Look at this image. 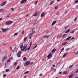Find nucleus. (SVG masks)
<instances>
[{"mask_svg":"<svg viewBox=\"0 0 78 78\" xmlns=\"http://www.w3.org/2000/svg\"><path fill=\"white\" fill-rule=\"evenodd\" d=\"M12 22H13L12 21H8L5 22V25H7L8 24V25H9V24H11V23H12Z\"/></svg>","mask_w":78,"mask_h":78,"instance_id":"f257e3e1","label":"nucleus"},{"mask_svg":"<svg viewBox=\"0 0 78 78\" xmlns=\"http://www.w3.org/2000/svg\"><path fill=\"white\" fill-rule=\"evenodd\" d=\"M6 1L3 2L0 4L1 6H4V5H5L6 4Z\"/></svg>","mask_w":78,"mask_h":78,"instance_id":"f03ea898","label":"nucleus"},{"mask_svg":"<svg viewBox=\"0 0 78 78\" xmlns=\"http://www.w3.org/2000/svg\"><path fill=\"white\" fill-rule=\"evenodd\" d=\"M6 59H7V57L6 56H4L2 59V62H4V61H5V60H6Z\"/></svg>","mask_w":78,"mask_h":78,"instance_id":"7ed1b4c3","label":"nucleus"},{"mask_svg":"<svg viewBox=\"0 0 78 78\" xmlns=\"http://www.w3.org/2000/svg\"><path fill=\"white\" fill-rule=\"evenodd\" d=\"M21 52H19L17 53V56L18 58H20L21 56Z\"/></svg>","mask_w":78,"mask_h":78,"instance_id":"20e7f679","label":"nucleus"},{"mask_svg":"<svg viewBox=\"0 0 78 78\" xmlns=\"http://www.w3.org/2000/svg\"><path fill=\"white\" fill-rule=\"evenodd\" d=\"M8 30V29H3V28H2V32H5V31H6L7 30Z\"/></svg>","mask_w":78,"mask_h":78,"instance_id":"39448f33","label":"nucleus"},{"mask_svg":"<svg viewBox=\"0 0 78 78\" xmlns=\"http://www.w3.org/2000/svg\"><path fill=\"white\" fill-rule=\"evenodd\" d=\"M30 64V61H27L25 63L26 65V66H28V65H29Z\"/></svg>","mask_w":78,"mask_h":78,"instance_id":"423d86ee","label":"nucleus"},{"mask_svg":"<svg viewBox=\"0 0 78 78\" xmlns=\"http://www.w3.org/2000/svg\"><path fill=\"white\" fill-rule=\"evenodd\" d=\"M55 3V0H53L52 1H51L50 3V5H52L53 3Z\"/></svg>","mask_w":78,"mask_h":78,"instance_id":"0eeeda50","label":"nucleus"},{"mask_svg":"<svg viewBox=\"0 0 78 78\" xmlns=\"http://www.w3.org/2000/svg\"><path fill=\"white\" fill-rule=\"evenodd\" d=\"M27 0H23L20 3L21 4H23V3H25V2H27Z\"/></svg>","mask_w":78,"mask_h":78,"instance_id":"6e6552de","label":"nucleus"},{"mask_svg":"<svg viewBox=\"0 0 78 78\" xmlns=\"http://www.w3.org/2000/svg\"><path fill=\"white\" fill-rule=\"evenodd\" d=\"M48 59H50L51 58V53L49 54L47 56Z\"/></svg>","mask_w":78,"mask_h":78,"instance_id":"1a4fd4ad","label":"nucleus"},{"mask_svg":"<svg viewBox=\"0 0 78 78\" xmlns=\"http://www.w3.org/2000/svg\"><path fill=\"white\" fill-rule=\"evenodd\" d=\"M38 14H39V13L37 12H36L34 14V17H36V16H37Z\"/></svg>","mask_w":78,"mask_h":78,"instance_id":"9d476101","label":"nucleus"},{"mask_svg":"<svg viewBox=\"0 0 78 78\" xmlns=\"http://www.w3.org/2000/svg\"><path fill=\"white\" fill-rule=\"evenodd\" d=\"M49 37H50L49 35H48V36L45 35L43 37V38H45V37H46V39H48V38Z\"/></svg>","mask_w":78,"mask_h":78,"instance_id":"9b49d317","label":"nucleus"},{"mask_svg":"<svg viewBox=\"0 0 78 78\" xmlns=\"http://www.w3.org/2000/svg\"><path fill=\"white\" fill-rule=\"evenodd\" d=\"M45 16V12H44L43 13H42L41 15V17H42Z\"/></svg>","mask_w":78,"mask_h":78,"instance_id":"f8f14e48","label":"nucleus"},{"mask_svg":"<svg viewBox=\"0 0 78 78\" xmlns=\"http://www.w3.org/2000/svg\"><path fill=\"white\" fill-rule=\"evenodd\" d=\"M72 38V37L69 36V37H68L66 39L65 41H67V40H69V39H70V38Z\"/></svg>","mask_w":78,"mask_h":78,"instance_id":"ddd939ff","label":"nucleus"},{"mask_svg":"<svg viewBox=\"0 0 78 78\" xmlns=\"http://www.w3.org/2000/svg\"><path fill=\"white\" fill-rule=\"evenodd\" d=\"M56 23V21H54V22H53L52 23V26H53V25H54V24H55Z\"/></svg>","mask_w":78,"mask_h":78,"instance_id":"4468645a","label":"nucleus"},{"mask_svg":"<svg viewBox=\"0 0 78 78\" xmlns=\"http://www.w3.org/2000/svg\"><path fill=\"white\" fill-rule=\"evenodd\" d=\"M70 31V30L68 29L65 31V33H69Z\"/></svg>","mask_w":78,"mask_h":78,"instance_id":"2eb2a0df","label":"nucleus"},{"mask_svg":"<svg viewBox=\"0 0 78 78\" xmlns=\"http://www.w3.org/2000/svg\"><path fill=\"white\" fill-rule=\"evenodd\" d=\"M27 45L24 46H23V49L24 50H25V49H27Z\"/></svg>","mask_w":78,"mask_h":78,"instance_id":"dca6fc26","label":"nucleus"},{"mask_svg":"<svg viewBox=\"0 0 78 78\" xmlns=\"http://www.w3.org/2000/svg\"><path fill=\"white\" fill-rule=\"evenodd\" d=\"M67 43V42H65L64 43H63L62 44V45H66V44Z\"/></svg>","mask_w":78,"mask_h":78,"instance_id":"f3484780","label":"nucleus"},{"mask_svg":"<svg viewBox=\"0 0 78 78\" xmlns=\"http://www.w3.org/2000/svg\"><path fill=\"white\" fill-rule=\"evenodd\" d=\"M56 49H53L52 51V53H53V52H55V51H56Z\"/></svg>","mask_w":78,"mask_h":78,"instance_id":"a211bd4d","label":"nucleus"},{"mask_svg":"<svg viewBox=\"0 0 78 78\" xmlns=\"http://www.w3.org/2000/svg\"><path fill=\"white\" fill-rule=\"evenodd\" d=\"M67 55V53H66L65 54H64L63 56V58H65V57H66V55Z\"/></svg>","mask_w":78,"mask_h":78,"instance_id":"6ab92c4d","label":"nucleus"},{"mask_svg":"<svg viewBox=\"0 0 78 78\" xmlns=\"http://www.w3.org/2000/svg\"><path fill=\"white\" fill-rule=\"evenodd\" d=\"M19 69H20V66H18L17 67V68H16V69H17V70Z\"/></svg>","mask_w":78,"mask_h":78,"instance_id":"aec40b11","label":"nucleus"},{"mask_svg":"<svg viewBox=\"0 0 78 78\" xmlns=\"http://www.w3.org/2000/svg\"><path fill=\"white\" fill-rule=\"evenodd\" d=\"M73 76V74H71L70 75V76H69V78H72Z\"/></svg>","mask_w":78,"mask_h":78,"instance_id":"412c9836","label":"nucleus"},{"mask_svg":"<svg viewBox=\"0 0 78 78\" xmlns=\"http://www.w3.org/2000/svg\"><path fill=\"white\" fill-rule=\"evenodd\" d=\"M23 44H22L20 46V48H23Z\"/></svg>","mask_w":78,"mask_h":78,"instance_id":"4be33fe9","label":"nucleus"},{"mask_svg":"<svg viewBox=\"0 0 78 78\" xmlns=\"http://www.w3.org/2000/svg\"><path fill=\"white\" fill-rule=\"evenodd\" d=\"M73 65H72L69 66V68H72V67H73Z\"/></svg>","mask_w":78,"mask_h":78,"instance_id":"5701e85b","label":"nucleus"},{"mask_svg":"<svg viewBox=\"0 0 78 78\" xmlns=\"http://www.w3.org/2000/svg\"><path fill=\"white\" fill-rule=\"evenodd\" d=\"M29 73V71H27L25 72L24 73L25 74H27V73Z\"/></svg>","mask_w":78,"mask_h":78,"instance_id":"b1692460","label":"nucleus"},{"mask_svg":"<svg viewBox=\"0 0 78 78\" xmlns=\"http://www.w3.org/2000/svg\"><path fill=\"white\" fill-rule=\"evenodd\" d=\"M17 64V62H15L13 66H16V64Z\"/></svg>","mask_w":78,"mask_h":78,"instance_id":"393cba45","label":"nucleus"},{"mask_svg":"<svg viewBox=\"0 0 78 78\" xmlns=\"http://www.w3.org/2000/svg\"><path fill=\"white\" fill-rule=\"evenodd\" d=\"M61 36H62V35H61L60 36H59V35H58V36L57 37V38H58V37H61Z\"/></svg>","mask_w":78,"mask_h":78,"instance_id":"a878e982","label":"nucleus"},{"mask_svg":"<svg viewBox=\"0 0 78 78\" xmlns=\"http://www.w3.org/2000/svg\"><path fill=\"white\" fill-rule=\"evenodd\" d=\"M75 33V30H73L71 32V34H73V33Z\"/></svg>","mask_w":78,"mask_h":78,"instance_id":"bb28decb","label":"nucleus"},{"mask_svg":"<svg viewBox=\"0 0 78 78\" xmlns=\"http://www.w3.org/2000/svg\"><path fill=\"white\" fill-rule=\"evenodd\" d=\"M9 69H7L5 70V72H8L9 71Z\"/></svg>","mask_w":78,"mask_h":78,"instance_id":"cd10ccee","label":"nucleus"},{"mask_svg":"<svg viewBox=\"0 0 78 78\" xmlns=\"http://www.w3.org/2000/svg\"><path fill=\"white\" fill-rule=\"evenodd\" d=\"M26 59H27V58L26 57H24L23 58V61H25V60H26Z\"/></svg>","mask_w":78,"mask_h":78,"instance_id":"c85d7f7f","label":"nucleus"},{"mask_svg":"<svg viewBox=\"0 0 78 78\" xmlns=\"http://www.w3.org/2000/svg\"><path fill=\"white\" fill-rule=\"evenodd\" d=\"M27 37H25V38H24V41H26V40H27Z\"/></svg>","mask_w":78,"mask_h":78,"instance_id":"c756f323","label":"nucleus"},{"mask_svg":"<svg viewBox=\"0 0 78 78\" xmlns=\"http://www.w3.org/2000/svg\"><path fill=\"white\" fill-rule=\"evenodd\" d=\"M67 72H64L63 73V74H67Z\"/></svg>","mask_w":78,"mask_h":78,"instance_id":"7c9ffc66","label":"nucleus"},{"mask_svg":"<svg viewBox=\"0 0 78 78\" xmlns=\"http://www.w3.org/2000/svg\"><path fill=\"white\" fill-rule=\"evenodd\" d=\"M33 34H34L32 32L31 33H30V34H29V35L31 36V35H33Z\"/></svg>","mask_w":78,"mask_h":78,"instance_id":"2f4dec72","label":"nucleus"},{"mask_svg":"<svg viewBox=\"0 0 78 78\" xmlns=\"http://www.w3.org/2000/svg\"><path fill=\"white\" fill-rule=\"evenodd\" d=\"M37 2H38V1H37L35 2L34 5H36V4L37 3Z\"/></svg>","mask_w":78,"mask_h":78,"instance_id":"473e14b6","label":"nucleus"},{"mask_svg":"<svg viewBox=\"0 0 78 78\" xmlns=\"http://www.w3.org/2000/svg\"><path fill=\"white\" fill-rule=\"evenodd\" d=\"M32 44V41H31L30 44V47H31V44Z\"/></svg>","mask_w":78,"mask_h":78,"instance_id":"72a5a7b5","label":"nucleus"},{"mask_svg":"<svg viewBox=\"0 0 78 78\" xmlns=\"http://www.w3.org/2000/svg\"><path fill=\"white\" fill-rule=\"evenodd\" d=\"M78 2V0H76L75 1V3H77Z\"/></svg>","mask_w":78,"mask_h":78,"instance_id":"f704fd0d","label":"nucleus"},{"mask_svg":"<svg viewBox=\"0 0 78 78\" xmlns=\"http://www.w3.org/2000/svg\"><path fill=\"white\" fill-rule=\"evenodd\" d=\"M30 48H31V47L30 46H29V48H27V50L28 51L30 49Z\"/></svg>","mask_w":78,"mask_h":78,"instance_id":"c9c22d12","label":"nucleus"},{"mask_svg":"<svg viewBox=\"0 0 78 78\" xmlns=\"http://www.w3.org/2000/svg\"><path fill=\"white\" fill-rule=\"evenodd\" d=\"M66 35H67V34H63V35H62V36H63V37H65V36H66Z\"/></svg>","mask_w":78,"mask_h":78,"instance_id":"e433bc0d","label":"nucleus"},{"mask_svg":"<svg viewBox=\"0 0 78 78\" xmlns=\"http://www.w3.org/2000/svg\"><path fill=\"white\" fill-rule=\"evenodd\" d=\"M64 50V48H63L61 50V52H62V51Z\"/></svg>","mask_w":78,"mask_h":78,"instance_id":"4c0bfd02","label":"nucleus"},{"mask_svg":"<svg viewBox=\"0 0 78 78\" xmlns=\"http://www.w3.org/2000/svg\"><path fill=\"white\" fill-rule=\"evenodd\" d=\"M17 34H18V33H16L14 34L15 36H16V35H17Z\"/></svg>","mask_w":78,"mask_h":78,"instance_id":"58836bf2","label":"nucleus"},{"mask_svg":"<svg viewBox=\"0 0 78 78\" xmlns=\"http://www.w3.org/2000/svg\"><path fill=\"white\" fill-rule=\"evenodd\" d=\"M37 45L36 44V46L34 48H34H36V47H37Z\"/></svg>","mask_w":78,"mask_h":78,"instance_id":"ea45409f","label":"nucleus"},{"mask_svg":"<svg viewBox=\"0 0 78 78\" xmlns=\"http://www.w3.org/2000/svg\"><path fill=\"white\" fill-rule=\"evenodd\" d=\"M32 32L34 34V33H35V30H32Z\"/></svg>","mask_w":78,"mask_h":78,"instance_id":"a19ab883","label":"nucleus"},{"mask_svg":"<svg viewBox=\"0 0 78 78\" xmlns=\"http://www.w3.org/2000/svg\"><path fill=\"white\" fill-rule=\"evenodd\" d=\"M57 8H58V6H56L55 7V9H56Z\"/></svg>","mask_w":78,"mask_h":78,"instance_id":"79ce46f5","label":"nucleus"},{"mask_svg":"<svg viewBox=\"0 0 78 78\" xmlns=\"http://www.w3.org/2000/svg\"><path fill=\"white\" fill-rule=\"evenodd\" d=\"M39 76H42V73L40 74L39 75Z\"/></svg>","mask_w":78,"mask_h":78,"instance_id":"37998d69","label":"nucleus"},{"mask_svg":"<svg viewBox=\"0 0 78 78\" xmlns=\"http://www.w3.org/2000/svg\"><path fill=\"white\" fill-rule=\"evenodd\" d=\"M6 76V75L5 74L4 75H3V76L4 77H5V76Z\"/></svg>","mask_w":78,"mask_h":78,"instance_id":"c03bdc74","label":"nucleus"},{"mask_svg":"<svg viewBox=\"0 0 78 78\" xmlns=\"http://www.w3.org/2000/svg\"><path fill=\"white\" fill-rule=\"evenodd\" d=\"M77 19V17H76V18H75V20H74V21H76Z\"/></svg>","mask_w":78,"mask_h":78,"instance_id":"a18cd8bd","label":"nucleus"},{"mask_svg":"<svg viewBox=\"0 0 78 78\" xmlns=\"http://www.w3.org/2000/svg\"><path fill=\"white\" fill-rule=\"evenodd\" d=\"M11 10H12V11H14V9L13 8H11Z\"/></svg>","mask_w":78,"mask_h":78,"instance_id":"49530a36","label":"nucleus"},{"mask_svg":"<svg viewBox=\"0 0 78 78\" xmlns=\"http://www.w3.org/2000/svg\"><path fill=\"white\" fill-rule=\"evenodd\" d=\"M24 32H25V31L24 30H23L22 33H21V34H23V33H24Z\"/></svg>","mask_w":78,"mask_h":78,"instance_id":"de8ad7c7","label":"nucleus"},{"mask_svg":"<svg viewBox=\"0 0 78 78\" xmlns=\"http://www.w3.org/2000/svg\"><path fill=\"white\" fill-rule=\"evenodd\" d=\"M78 69H77L76 71V73H78Z\"/></svg>","mask_w":78,"mask_h":78,"instance_id":"09e8293b","label":"nucleus"},{"mask_svg":"<svg viewBox=\"0 0 78 78\" xmlns=\"http://www.w3.org/2000/svg\"><path fill=\"white\" fill-rule=\"evenodd\" d=\"M21 51H23L24 50V49H23H23H21Z\"/></svg>","mask_w":78,"mask_h":78,"instance_id":"8fccbe9b","label":"nucleus"},{"mask_svg":"<svg viewBox=\"0 0 78 78\" xmlns=\"http://www.w3.org/2000/svg\"><path fill=\"white\" fill-rule=\"evenodd\" d=\"M32 37V36H31V35L30 37H29V39H31V37Z\"/></svg>","mask_w":78,"mask_h":78,"instance_id":"3c124183","label":"nucleus"},{"mask_svg":"<svg viewBox=\"0 0 78 78\" xmlns=\"http://www.w3.org/2000/svg\"><path fill=\"white\" fill-rule=\"evenodd\" d=\"M69 48H68L67 49H66V51H68V50H69Z\"/></svg>","mask_w":78,"mask_h":78,"instance_id":"603ef678","label":"nucleus"},{"mask_svg":"<svg viewBox=\"0 0 78 78\" xmlns=\"http://www.w3.org/2000/svg\"><path fill=\"white\" fill-rule=\"evenodd\" d=\"M75 39V37H73L71 39V40H72L73 39Z\"/></svg>","mask_w":78,"mask_h":78,"instance_id":"864d4df0","label":"nucleus"},{"mask_svg":"<svg viewBox=\"0 0 78 78\" xmlns=\"http://www.w3.org/2000/svg\"><path fill=\"white\" fill-rule=\"evenodd\" d=\"M33 25H35L36 24V23H33Z\"/></svg>","mask_w":78,"mask_h":78,"instance_id":"5fc2aeb1","label":"nucleus"},{"mask_svg":"<svg viewBox=\"0 0 78 78\" xmlns=\"http://www.w3.org/2000/svg\"><path fill=\"white\" fill-rule=\"evenodd\" d=\"M9 61H10V60L9 59L7 60V62H9Z\"/></svg>","mask_w":78,"mask_h":78,"instance_id":"6e6d98bb","label":"nucleus"},{"mask_svg":"<svg viewBox=\"0 0 78 78\" xmlns=\"http://www.w3.org/2000/svg\"><path fill=\"white\" fill-rule=\"evenodd\" d=\"M62 73V72H60L59 73V75H61V74Z\"/></svg>","mask_w":78,"mask_h":78,"instance_id":"4d7b16f0","label":"nucleus"},{"mask_svg":"<svg viewBox=\"0 0 78 78\" xmlns=\"http://www.w3.org/2000/svg\"><path fill=\"white\" fill-rule=\"evenodd\" d=\"M27 49H25V50L24 51V52H26V51H27Z\"/></svg>","mask_w":78,"mask_h":78,"instance_id":"13d9d810","label":"nucleus"},{"mask_svg":"<svg viewBox=\"0 0 78 78\" xmlns=\"http://www.w3.org/2000/svg\"><path fill=\"white\" fill-rule=\"evenodd\" d=\"M0 11H3V9H0Z\"/></svg>","mask_w":78,"mask_h":78,"instance_id":"bf43d9fd","label":"nucleus"},{"mask_svg":"<svg viewBox=\"0 0 78 78\" xmlns=\"http://www.w3.org/2000/svg\"><path fill=\"white\" fill-rule=\"evenodd\" d=\"M76 55H78V51H77L76 53Z\"/></svg>","mask_w":78,"mask_h":78,"instance_id":"052dcab7","label":"nucleus"},{"mask_svg":"<svg viewBox=\"0 0 78 78\" xmlns=\"http://www.w3.org/2000/svg\"><path fill=\"white\" fill-rule=\"evenodd\" d=\"M33 64V62H31V63H30V64Z\"/></svg>","mask_w":78,"mask_h":78,"instance_id":"680f3d73","label":"nucleus"},{"mask_svg":"<svg viewBox=\"0 0 78 78\" xmlns=\"http://www.w3.org/2000/svg\"><path fill=\"white\" fill-rule=\"evenodd\" d=\"M13 59V57H11L10 58V59Z\"/></svg>","mask_w":78,"mask_h":78,"instance_id":"e2e57ef3","label":"nucleus"},{"mask_svg":"<svg viewBox=\"0 0 78 78\" xmlns=\"http://www.w3.org/2000/svg\"><path fill=\"white\" fill-rule=\"evenodd\" d=\"M24 78H27V76H24Z\"/></svg>","mask_w":78,"mask_h":78,"instance_id":"0e129e2a","label":"nucleus"},{"mask_svg":"<svg viewBox=\"0 0 78 78\" xmlns=\"http://www.w3.org/2000/svg\"><path fill=\"white\" fill-rule=\"evenodd\" d=\"M29 15L28 14H27L26 16V17H28V16Z\"/></svg>","mask_w":78,"mask_h":78,"instance_id":"69168bd1","label":"nucleus"},{"mask_svg":"<svg viewBox=\"0 0 78 78\" xmlns=\"http://www.w3.org/2000/svg\"><path fill=\"white\" fill-rule=\"evenodd\" d=\"M9 17V16L8 15L6 16V17Z\"/></svg>","mask_w":78,"mask_h":78,"instance_id":"338daca9","label":"nucleus"},{"mask_svg":"<svg viewBox=\"0 0 78 78\" xmlns=\"http://www.w3.org/2000/svg\"><path fill=\"white\" fill-rule=\"evenodd\" d=\"M53 67H55V65H53Z\"/></svg>","mask_w":78,"mask_h":78,"instance_id":"774afa93","label":"nucleus"}]
</instances>
